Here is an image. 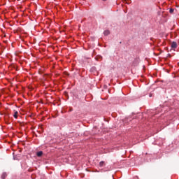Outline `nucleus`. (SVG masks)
Here are the masks:
<instances>
[{
    "instance_id": "f257e3e1",
    "label": "nucleus",
    "mask_w": 179,
    "mask_h": 179,
    "mask_svg": "<svg viewBox=\"0 0 179 179\" xmlns=\"http://www.w3.org/2000/svg\"><path fill=\"white\" fill-rule=\"evenodd\" d=\"M171 48H177V42H172V43L171 44Z\"/></svg>"
},
{
    "instance_id": "f03ea898",
    "label": "nucleus",
    "mask_w": 179,
    "mask_h": 179,
    "mask_svg": "<svg viewBox=\"0 0 179 179\" xmlns=\"http://www.w3.org/2000/svg\"><path fill=\"white\" fill-rule=\"evenodd\" d=\"M43 151H39V152H36V156L38 157H41V156H43Z\"/></svg>"
},
{
    "instance_id": "7ed1b4c3",
    "label": "nucleus",
    "mask_w": 179,
    "mask_h": 179,
    "mask_svg": "<svg viewBox=\"0 0 179 179\" xmlns=\"http://www.w3.org/2000/svg\"><path fill=\"white\" fill-rule=\"evenodd\" d=\"M110 34V30H105L103 31V35L104 36H108Z\"/></svg>"
},
{
    "instance_id": "20e7f679",
    "label": "nucleus",
    "mask_w": 179,
    "mask_h": 179,
    "mask_svg": "<svg viewBox=\"0 0 179 179\" xmlns=\"http://www.w3.org/2000/svg\"><path fill=\"white\" fill-rule=\"evenodd\" d=\"M6 176H7V175H6V173H5V172L3 173V174L1 175V178H2V179L6 178Z\"/></svg>"
},
{
    "instance_id": "39448f33",
    "label": "nucleus",
    "mask_w": 179,
    "mask_h": 179,
    "mask_svg": "<svg viewBox=\"0 0 179 179\" xmlns=\"http://www.w3.org/2000/svg\"><path fill=\"white\" fill-rule=\"evenodd\" d=\"M104 166V161H101L99 162V166L103 167Z\"/></svg>"
},
{
    "instance_id": "423d86ee",
    "label": "nucleus",
    "mask_w": 179,
    "mask_h": 179,
    "mask_svg": "<svg viewBox=\"0 0 179 179\" xmlns=\"http://www.w3.org/2000/svg\"><path fill=\"white\" fill-rule=\"evenodd\" d=\"M17 114H18L17 111H15L13 115L14 118H17Z\"/></svg>"
},
{
    "instance_id": "0eeeda50",
    "label": "nucleus",
    "mask_w": 179,
    "mask_h": 179,
    "mask_svg": "<svg viewBox=\"0 0 179 179\" xmlns=\"http://www.w3.org/2000/svg\"><path fill=\"white\" fill-rule=\"evenodd\" d=\"M173 12H174V9L173 8H170L169 13H173Z\"/></svg>"
},
{
    "instance_id": "6e6552de",
    "label": "nucleus",
    "mask_w": 179,
    "mask_h": 179,
    "mask_svg": "<svg viewBox=\"0 0 179 179\" xmlns=\"http://www.w3.org/2000/svg\"><path fill=\"white\" fill-rule=\"evenodd\" d=\"M102 1H107V0H102Z\"/></svg>"
}]
</instances>
